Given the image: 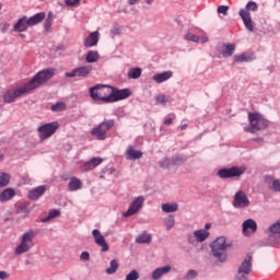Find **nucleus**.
<instances>
[{
	"instance_id": "nucleus-1",
	"label": "nucleus",
	"mask_w": 280,
	"mask_h": 280,
	"mask_svg": "<svg viewBox=\"0 0 280 280\" xmlns=\"http://www.w3.org/2000/svg\"><path fill=\"white\" fill-rule=\"evenodd\" d=\"M56 75V69L48 68L37 72L28 82L24 83L22 86L15 90H9L3 95V102L5 104H12V102H16L19 97H23V95H27V93H32V91H36V89H40L44 84H47L51 78Z\"/></svg>"
},
{
	"instance_id": "nucleus-2",
	"label": "nucleus",
	"mask_w": 280,
	"mask_h": 280,
	"mask_svg": "<svg viewBox=\"0 0 280 280\" xmlns=\"http://www.w3.org/2000/svg\"><path fill=\"white\" fill-rule=\"evenodd\" d=\"M90 97L94 102H103V104H112L113 86L96 84L89 90Z\"/></svg>"
},
{
	"instance_id": "nucleus-3",
	"label": "nucleus",
	"mask_w": 280,
	"mask_h": 280,
	"mask_svg": "<svg viewBox=\"0 0 280 280\" xmlns=\"http://www.w3.org/2000/svg\"><path fill=\"white\" fill-rule=\"evenodd\" d=\"M43 21H45V13L43 12L37 13L30 19H27V16H23L18 20V22L13 26V30L15 32H27L28 27L38 25V23H43Z\"/></svg>"
},
{
	"instance_id": "nucleus-4",
	"label": "nucleus",
	"mask_w": 280,
	"mask_h": 280,
	"mask_svg": "<svg viewBox=\"0 0 280 280\" xmlns=\"http://www.w3.org/2000/svg\"><path fill=\"white\" fill-rule=\"evenodd\" d=\"M213 257L219 259V261H226V248L229 244L226 243V237L219 236L210 244Z\"/></svg>"
},
{
	"instance_id": "nucleus-5",
	"label": "nucleus",
	"mask_w": 280,
	"mask_h": 280,
	"mask_svg": "<svg viewBox=\"0 0 280 280\" xmlns=\"http://www.w3.org/2000/svg\"><path fill=\"white\" fill-rule=\"evenodd\" d=\"M249 127H245V132H259V130H266L268 128V120L260 114H249Z\"/></svg>"
},
{
	"instance_id": "nucleus-6",
	"label": "nucleus",
	"mask_w": 280,
	"mask_h": 280,
	"mask_svg": "<svg viewBox=\"0 0 280 280\" xmlns=\"http://www.w3.org/2000/svg\"><path fill=\"white\" fill-rule=\"evenodd\" d=\"M34 237H36V234L32 230L24 233L20 246L15 248V255L28 253L34 247Z\"/></svg>"
},
{
	"instance_id": "nucleus-7",
	"label": "nucleus",
	"mask_w": 280,
	"mask_h": 280,
	"mask_svg": "<svg viewBox=\"0 0 280 280\" xmlns=\"http://www.w3.org/2000/svg\"><path fill=\"white\" fill-rule=\"evenodd\" d=\"M115 127V120H104L97 127L93 128L91 131L92 137H96L98 141H104L106 139V132Z\"/></svg>"
},
{
	"instance_id": "nucleus-8",
	"label": "nucleus",
	"mask_w": 280,
	"mask_h": 280,
	"mask_svg": "<svg viewBox=\"0 0 280 280\" xmlns=\"http://www.w3.org/2000/svg\"><path fill=\"white\" fill-rule=\"evenodd\" d=\"M60 128V125L57 121L48 122L38 127L37 132L40 141H45L56 135V130Z\"/></svg>"
},
{
	"instance_id": "nucleus-9",
	"label": "nucleus",
	"mask_w": 280,
	"mask_h": 280,
	"mask_svg": "<svg viewBox=\"0 0 280 280\" xmlns=\"http://www.w3.org/2000/svg\"><path fill=\"white\" fill-rule=\"evenodd\" d=\"M244 172H246V168L242 166H232L231 168L219 170L217 176L219 178H240Z\"/></svg>"
},
{
	"instance_id": "nucleus-10",
	"label": "nucleus",
	"mask_w": 280,
	"mask_h": 280,
	"mask_svg": "<svg viewBox=\"0 0 280 280\" xmlns=\"http://www.w3.org/2000/svg\"><path fill=\"white\" fill-rule=\"evenodd\" d=\"M209 235H211L209 231L201 229L194 231L192 234H188L187 240L192 246H196V244L206 242Z\"/></svg>"
},
{
	"instance_id": "nucleus-11",
	"label": "nucleus",
	"mask_w": 280,
	"mask_h": 280,
	"mask_svg": "<svg viewBox=\"0 0 280 280\" xmlns=\"http://www.w3.org/2000/svg\"><path fill=\"white\" fill-rule=\"evenodd\" d=\"M250 206V200L248 199V195L245 191L238 190L234 195L233 207L235 209H246V207Z\"/></svg>"
},
{
	"instance_id": "nucleus-12",
	"label": "nucleus",
	"mask_w": 280,
	"mask_h": 280,
	"mask_svg": "<svg viewBox=\"0 0 280 280\" xmlns=\"http://www.w3.org/2000/svg\"><path fill=\"white\" fill-rule=\"evenodd\" d=\"M93 71V66H81L66 73V78H89Z\"/></svg>"
},
{
	"instance_id": "nucleus-13",
	"label": "nucleus",
	"mask_w": 280,
	"mask_h": 280,
	"mask_svg": "<svg viewBox=\"0 0 280 280\" xmlns=\"http://www.w3.org/2000/svg\"><path fill=\"white\" fill-rule=\"evenodd\" d=\"M238 275H250L253 272V254H247L238 267Z\"/></svg>"
},
{
	"instance_id": "nucleus-14",
	"label": "nucleus",
	"mask_w": 280,
	"mask_h": 280,
	"mask_svg": "<svg viewBox=\"0 0 280 280\" xmlns=\"http://www.w3.org/2000/svg\"><path fill=\"white\" fill-rule=\"evenodd\" d=\"M130 95H132V93L128 89L119 90L117 88H112V104L121 100H128Z\"/></svg>"
},
{
	"instance_id": "nucleus-15",
	"label": "nucleus",
	"mask_w": 280,
	"mask_h": 280,
	"mask_svg": "<svg viewBox=\"0 0 280 280\" xmlns=\"http://www.w3.org/2000/svg\"><path fill=\"white\" fill-rule=\"evenodd\" d=\"M92 235L94 237L95 244H97V246H101L102 252L107 253V250L109 248L108 243L106 242V238L104 237V235H102L100 230H97V229L93 230Z\"/></svg>"
},
{
	"instance_id": "nucleus-16",
	"label": "nucleus",
	"mask_w": 280,
	"mask_h": 280,
	"mask_svg": "<svg viewBox=\"0 0 280 280\" xmlns=\"http://www.w3.org/2000/svg\"><path fill=\"white\" fill-rule=\"evenodd\" d=\"M143 197H138L129 207V209L124 213L125 218H130V215H135L139 209L143 207Z\"/></svg>"
},
{
	"instance_id": "nucleus-17",
	"label": "nucleus",
	"mask_w": 280,
	"mask_h": 280,
	"mask_svg": "<svg viewBox=\"0 0 280 280\" xmlns=\"http://www.w3.org/2000/svg\"><path fill=\"white\" fill-rule=\"evenodd\" d=\"M257 231V222L253 219H247L243 222V233L245 235H253Z\"/></svg>"
},
{
	"instance_id": "nucleus-18",
	"label": "nucleus",
	"mask_w": 280,
	"mask_h": 280,
	"mask_svg": "<svg viewBox=\"0 0 280 280\" xmlns=\"http://www.w3.org/2000/svg\"><path fill=\"white\" fill-rule=\"evenodd\" d=\"M240 16L248 32H253V19H250V13L244 9L240 10Z\"/></svg>"
},
{
	"instance_id": "nucleus-19",
	"label": "nucleus",
	"mask_w": 280,
	"mask_h": 280,
	"mask_svg": "<svg viewBox=\"0 0 280 280\" xmlns=\"http://www.w3.org/2000/svg\"><path fill=\"white\" fill-rule=\"evenodd\" d=\"M47 191V186L42 185L28 191L30 200H38Z\"/></svg>"
},
{
	"instance_id": "nucleus-20",
	"label": "nucleus",
	"mask_w": 280,
	"mask_h": 280,
	"mask_svg": "<svg viewBox=\"0 0 280 280\" xmlns=\"http://www.w3.org/2000/svg\"><path fill=\"white\" fill-rule=\"evenodd\" d=\"M127 161H137L143 156V152L135 150V147L129 145L125 153Z\"/></svg>"
},
{
	"instance_id": "nucleus-21",
	"label": "nucleus",
	"mask_w": 280,
	"mask_h": 280,
	"mask_svg": "<svg viewBox=\"0 0 280 280\" xmlns=\"http://www.w3.org/2000/svg\"><path fill=\"white\" fill-rule=\"evenodd\" d=\"M173 75H174V72L172 70H168V71L154 74L153 80L154 82H156V84H163V82H167V80L173 78Z\"/></svg>"
},
{
	"instance_id": "nucleus-22",
	"label": "nucleus",
	"mask_w": 280,
	"mask_h": 280,
	"mask_svg": "<svg viewBox=\"0 0 280 280\" xmlns=\"http://www.w3.org/2000/svg\"><path fill=\"white\" fill-rule=\"evenodd\" d=\"M104 163V159L102 158H93L89 162H85L83 164L84 172H91V170H95L98 165H102Z\"/></svg>"
},
{
	"instance_id": "nucleus-23",
	"label": "nucleus",
	"mask_w": 280,
	"mask_h": 280,
	"mask_svg": "<svg viewBox=\"0 0 280 280\" xmlns=\"http://www.w3.org/2000/svg\"><path fill=\"white\" fill-rule=\"evenodd\" d=\"M97 43H100V32L95 31L84 40V47H95Z\"/></svg>"
},
{
	"instance_id": "nucleus-24",
	"label": "nucleus",
	"mask_w": 280,
	"mask_h": 280,
	"mask_svg": "<svg viewBox=\"0 0 280 280\" xmlns=\"http://www.w3.org/2000/svg\"><path fill=\"white\" fill-rule=\"evenodd\" d=\"M14 196H16L14 188H7L0 194V202H8V200H12Z\"/></svg>"
},
{
	"instance_id": "nucleus-25",
	"label": "nucleus",
	"mask_w": 280,
	"mask_h": 280,
	"mask_svg": "<svg viewBox=\"0 0 280 280\" xmlns=\"http://www.w3.org/2000/svg\"><path fill=\"white\" fill-rule=\"evenodd\" d=\"M235 54V46L233 44H224L221 48V56L223 58H231Z\"/></svg>"
},
{
	"instance_id": "nucleus-26",
	"label": "nucleus",
	"mask_w": 280,
	"mask_h": 280,
	"mask_svg": "<svg viewBox=\"0 0 280 280\" xmlns=\"http://www.w3.org/2000/svg\"><path fill=\"white\" fill-rule=\"evenodd\" d=\"M170 270H172L171 266H164V267L158 268L152 272V279L159 280L163 275H167Z\"/></svg>"
},
{
	"instance_id": "nucleus-27",
	"label": "nucleus",
	"mask_w": 280,
	"mask_h": 280,
	"mask_svg": "<svg viewBox=\"0 0 280 280\" xmlns=\"http://www.w3.org/2000/svg\"><path fill=\"white\" fill-rule=\"evenodd\" d=\"M81 188H82V180H80L78 177H71L68 184L69 191H78Z\"/></svg>"
},
{
	"instance_id": "nucleus-28",
	"label": "nucleus",
	"mask_w": 280,
	"mask_h": 280,
	"mask_svg": "<svg viewBox=\"0 0 280 280\" xmlns=\"http://www.w3.org/2000/svg\"><path fill=\"white\" fill-rule=\"evenodd\" d=\"M265 183L271 185L270 189H272V191H280V179H275L272 176H266Z\"/></svg>"
},
{
	"instance_id": "nucleus-29",
	"label": "nucleus",
	"mask_w": 280,
	"mask_h": 280,
	"mask_svg": "<svg viewBox=\"0 0 280 280\" xmlns=\"http://www.w3.org/2000/svg\"><path fill=\"white\" fill-rule=\"evenodd\" d=\"M235 62H250L253 60V55H248L246 52H242L234 56Z\"/></svg>"
},
{
	"instance_id": "nucleus-30",
	"label": "nucleus",
	"mask_w": 280,
	"mask_h": 280,
	"mask_svg": "<svg viewBox=\"0 0 280 280\" xmlns=\"http://www.w3.org/2000/svg\"><path fill=\"white\" fill-rule=\"evenodd\" d=\"M162 211H164V213H174L178 211V203H163Z\"/></svg>"
},
{
	"instance_id": "nucleus-31",
	"label": "nucleus",
	"mask_w": 280,
	"mask_h": 280,
	"mask_svg": "<svg viewBox=\"0 0 280 280\" xmlns=\"http://www.w3.org/2000/svg\"><path fill=\"white\" fill-rule=\"evenodd\" d=\"M137 244H150L152 242V235L142 233L136 238Z\"/></svg>"
},
{
	"instance_id": "nucleus-32",
	"label": "nucleus",
	"mask_w": 280,
	"mask_h": 280,
	"mask_svg": "<svg viewBox=\"0 0 280 280\" xmlns=\"http://www.w3.org/2000/svg\"><path fill=\"white\" fill-rule=\"evenodd\" d=\"M141 68H131L128 72V78L130 80H139L141 78Z\"/></svg>"
},
{
	"instance_id": "nucleus-33",
	"label": "nucleus",
	"mask_w": 280,
	"mask_h": 280,
	"mask_svg": "<svg viewBox=\"0 0 280 280\" xmlns=\"http://www.w3.org/2000/svg\"><path fill=\"white\" fill-rule=\"evenodd\" d=\"M85 60L90 63L97 62V60H100V55L97 54V51H89Z\"/></svg>"
},
{
	"instance_id": "nucleus-34",
	"label": "nucleus",
	"mask_w": 280,
	"mask_h": 280,
	"mask_svg": "<svg viewBox=\"0 0 280 280\" xmlns=\"http://www.w3.org/2000/svg\"><path fill=\"white\" fill-rule=\"evenodd\" d=\"M118 269H119V262H117L116 259H113L110 261V267L106 269V273L107 275H115Z\"/></svg>"
},
{
	"instance_id": "nucleus-35",
	"label": "nucleus",
	"mask_w": 280,
	"mask_h": 280,
	"mask_svg": "<svg viewBox=\"0 0 280 280\" xmlns=\"http://www.w3.org/2000/svg\"><path fill=\"white\" fill-rule=\"evenodd\" d=\"M10 184V175L0 173V187H7Z\"/></svg>"
},
{
	"instance_id": "nucleus-36",
	"label": "nucleus",
	"mask_w": 280,
	"mask_h": 280,
	"mask_svg": "<svg viewBox=\"0 0 280 280\" xmlns=\"http://www.w3.org/2000/svg\"><path fill=\"white\" fill-rule=\"evenodd\" d=\"M66 108H67V105L62 102L51 105V110L54 113H60L61 110H65Z\"/></svg>"
},
{
	"instance_id": "nucleus-37",
	"label": "nucleus",
	"mask_w": 280,
	"mask_h": 280,
	"mask_svg": "<svg viewBox=\"0 0 280 280\" xmlns=\"http://www.w3.org/2000/svg\"><path fill=\"white\" fill-rule=\"evenodd\" d=\"M270 233H272L273 235H280V220L276 223H273L270 228H269Z\"/></svg>"
},
{
	"instance_id": "nucleus-38",
	"label": "nucleus",
	"mask_w": 280,
	"mask_h": 280,
	"mask_svg": "<svg viewBox=\"0 0 280 280\" xmlns=\"http://www.w3.org/2000/svg\"><path fill=\"white\" fill-rule=\"evenodd\" d=\"M185 39L186 40H190L191 43H200V36H197L192 33H187L185 35Z\"/></svg>"
},
{
	"instance_id": "nucleus-39",
	"label": "nucleus",
	"mask_w": 280,
	"mask_h": 280,
	"mask_svg": "<svg viewBox=\"0 0 280 280\" xmlns=\"http://www.w3.org/2000/svg\"><path fill=\"white\" fill-rule=\"evenodd\" d=\"M165 224H166V231H172V229H174V224H176L174 217H170L168 219H166Z\"/></svg>"
},
{
	"instance_id": "nucleus-40",
	"label": "nucleus",
	"mask_w": 280,
	"mask_h": 280,
	"mask_svg": "<svg viewBox=\"0 0 280 280\" xmlns=\"http://www.w3.org/2000/svg\"><path fill=\"white\" fill-rule=\"evenodd\" d=\"M258 5L256 4V2H254V1H249L247 4H246V10L248 11V12H257V10H258Z\"/></svg>"
},
{
	"instance_id": "nucleus-41",
	"label": "nucleus",
	"mask_w": 280,
	"mask_h": 280,
	"mask_svg": "<svg viewBox=\"0 0 280 280\" xmlns=\"http://www.w3.org/2000/svg\"><path fill=\"white\" fill-rule=\"evenodd\" d=\"M217 12L219 14H223V16H228L229 15V7L228 5H220V7H218Z\"/></svg>"
},
{
	"instance_id": "nucleus-42",
	"label": "nucleus",
	"mask_w": 280,
	"mask_h": 280,
	"mask_svg": "<svg viewBox=\"0 0 280 280\" xmlns=\"http://www.w3.org/2000/svg\"><path fill=\"white\" fill-rule=\"evenodd\" d=\"M155 101L158 104H162L163 106H165L167 104V97L163 94H160L155 97Z\"/></svg>"
},
{
	"instance_id": "nucleus-43",
	"label": "nucleus",
	"mask_w": 280,
	"mask_h": 280,
	"mask_svg": "<svg viewBox=\"0 0 280 280\" xmlns=\"http://www.w3.org/2000/svg\"><path fill=\"white\" fill-rule=\"evenodd\" d=\"M137 279H139V272H137V270H132L126 276V280H137Z\"/></svg>"
},
{
	"instance_id": "nucleus-44",
	"label": "nucleus",
	"mask_w": 280,
	"mask_h": 280,
	"mask_svg": "<svg viewBox=\"0 0 280 280\" xmlns=\"http://www.w3.org/2000/svg\"><path fill=\"white\" fill-rule=\"evenodd\" d=\"M198 277V271L190 269L186 275V280L196 279Z\"/></svg>"
},
{
	"instance_id": "nucleus-45",
	"label": "nucleus",
	"mask_w": 280,
	"mask_h": 280,
	"mask_svg": "<svg viewBox=\"0 0 280 280\" xmlns=\"http://www.w3.org/2000/svg\"><path fill=\"white\" fill-rule=\"evenodd\" d=\"M60 215V210H50L48 214V220H54V218H58Z\"/></svg>"
},
{
	"instance_id": "nucleus-46",
	"label": "nucleus",
	"mask_w": 280,
	"mask_h": 280,
	"mask_svg": "<svg viewBox=\"0 0 280 280\" xmlns=\"http://www.w3.org/2000/svg\"><path fill=\"white\" fill-rule=\"evenodd\" d=\"M80 259H81V261H89L91 259V254H89V252H83L80 255Z\"/></svg>"
},
{
	"instance_id": "nucleus-47",
	"label": "nucleus",
	"mask_w": 280,
	"mask_h": 280,
	"mask_svg": "<svg viewBox=\"0 0 280 280\" xmlns=\"http://www.w3.org/2000/svg\"><path fill=\"white\" fill-rule=\"evenodd\" d=\"M80 0H66V5H78Z\"/></svg>"
},
{
	"instance_id": "nucleus-48",
	"label": "nucleus",
	"mask_w": 280,
	"mask_h": 280,
	"mask_svg": "<svg viewBox=\"0 0 280 280\" xmlns=\"http://www.w3.org/2000/svg\"><path fill=\"white\" fill-rule=\"evenodd\" d=\"M0 279L1 280L10 279V275L5 271H0Z\"/></svg>"
},
{
	"instance_id": "nucleus-49",
	"label": "nucleus",
	"mask_w": 280,
	"mask_h": 280,
	"mask_svg": "<svg viewBox=\"0 0 280 280\" xmlns=\"http://www.w3.org/2000/svg\"><path fill=\"white\" fill-rule=\"evenodd\" d=\"M173 119L172 118H167L164 120L165 126H172Z\"/></svg>"
},
{
	"instance_id": "nucleus-50",
	"label": "nucleus",
	"mask_w": 280,
	"mask_h": 280,
	"mask_svg": "<svg viewBox=\"0 0 280 280\" xmlns=\"http://www.w3.org/2000/svg\"><path fill=\"white\" fill-rule=\"evenodd\" d=\"M201 43H209V37L207 36H202L200 39H199Z\"/></svg>"
},
{
	"instance_id": "nucleus-51",
	"label": "nucleus",
	"mask_w": 280,
	"mask_h": 280,
	"mask_svg": "<svg viewBox=\"0 0 280 280\" xmlns=\"http://www.w3.org/2000/svg\"><path fill=\"white\" fill-rule=\"evenodd\" d=\"M253 141L256 143H264V138H254Z\"/></svg>"
},
{
	"instance_id": "nucleus-52",
	"label": "nucleus",
	"mask_w": 280,
	"mask_h": 280,
	"mask_svg": "<svg viewBox=\"0 0 280 280\" xmlns=\"http://www.w3.org/2000/svg\"><path fill=\"white\" fill-rule=\"evenodd\" d=\"M139 0H128L129 5H137Z\"/></svg>"
},
{
	"instance_id": "nucleus-53",
	"label": "nucleus",
	"mask_w": 280,
	"mask_h": 280,
	"mask_svg": "<svg viewBox=\"0 0 280 280\" xmlns=\"http://www.w3.org/2000/svg\"><path fill=\"white\" fill-rule=\"evenodd\" d=\"M209 229H211V223H207V224L205 225L203 231H209Z\"/></svg>"
},
{
	"instance_id": "nucleus-54",
	"label": "nucleus",
	"mask_w": 280,
	"mask_h": 280,
	"mask_svg": "<svg viewBox=\"0 0 280 280\" xmlns=\"http://www.w3.org/2000/svg\"><path fill=\"white\" fill-rule=\"evenodd\" d=\"M180 130H187V124L180 126Z\"/></svg>"
},
{
	"instance_id": "nucleus-55",
	"label": "nucleus",
	"mask_w": 280,
	"mask_h": 280,
	"mask_svg": "<svg viewBox=\"0 0 280 280\" xmlns=\"http://www.w3.org/2000/svg\"><path fill=\"white\" fill-rule=\"evenodd\" d=\"M147 3L150 5V3H154V0H147Z\"/></svg>"
},
{
	"instance_id": "nucleus-56",
	"label": "nucleus",
	"mask_w": 280,
	"mask_h": 280,
	"mask_svg": "<svg viewBox=\"0 0 280 280\" xmlns=\"http://www.w3.org/2000/svg\"><path fill=\"white\" fill-rule=\"evenodd\" d=\"M0 10H1V3H0Z\"/></svg>"
}]
</instances>
